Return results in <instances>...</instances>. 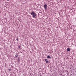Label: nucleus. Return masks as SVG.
<instances>
[{"mask_svg": "<svg viewBox=\"0 0 76 76\" xmlns=\"http://www.w3.org/2000/svg\"><path fill=\"white\" fill-rule=\"evenodd\" d=\"M31 15L33 16V18H35V17H36V16H37V15L36 14V13H35L34 12L32 11L31 13Z\"/></svg>", "mask_w": 76, "mask_h": 76, "instance_id": "obj_1", "label": "nucleus"}, {"mask_svg": "<svg viewBox=\"0 0 76 76\" xmlns=\"http://www.w3.org/2000/svg\"><path fill=\"white\" fill-rule=\"evenodd\" d=\"M47 4H44V8L45 10H46L47 9Z\"/></svg>", "mask_w": 76, "mask_h": 76, "instance_id": "obj_2", "label": "nucleus"}, {"mask_svg": "<svg viewBox=\"0 0 76 76\" xmlns=\"http://www.w3.org/2000/svg\"><path fill=\"white\" fill-rule=\"evenodd\" d=\"M70 51V48H67V51Z\"/></svg>", "mask_w": 76, "mask_h": 76, "instance_id": "obj_3", "label": "nucleus"}, {"mask_svg": "<svg viewBox=\"0 0 76 76\" xmlns=\"http://www.w3.org/2000/svg\"><path fill=\"white\" fill-rule=\"evenodd\" d=\"M47 58L50 59L51 58V57H50V56H49V55H48Z\"/></svg>", "mask_w": 76, "mask_h": 76, "instance_id": "obj_4", "label": "nucleus"}, {"mask_svg": "<svg viewBox=\"0 0 76 76\" xmlns=\"http://www.w3.org/2000/svg\"><path fill=\"white\" fill-rule=\"evenodd\" d=\"M46 63H48V61H47L46 62Z\"/></svg>", "mask_w": 76, "mask_h": 76, "instance_id": "obj_5", "label": "nucleus"}, {"mask_svg": "<svg viewBox=\"0 0 76 76\" xmlns=\"http://www.w3.org/2000/svg\"><path fill=\"white\" fill-rule=\"evenodd\" d=\"M47 59H45V61H47Z\"/></svg>", "mask_w": 76, "mask_h": 76, "instance_id": "obj_6", "label": "nucleus"}, {"mask_svg": "<svg viewBox=\"0 0 76 76\" xmlns=\"http://www.w3.org/2000/svg\"><path fill=\"white\" fill-rule=\"evenodd\" d=\"M15 57H18V56L17 55H15Z\"/></svg>", "mask_w": 76, "mask_h": 76, "instance_id": "obj_7", "label": "nucleus"}, {"mask_svg": "<svg viewBox=\"0 0 76 76\" xmlns=\"http://www.w3.org/2000/svg\"><path fill=\"white\" fill-rule=\"evenodd\" d=\"M16 40H17V41H18V39H16Z\"/></svg>", "mask_w": 76, "mask_h": 76, "instance_id": "obj_8", "label": "nucleus"}, {"mask_svg": "<svg viewBox=\"0 0 76 76\" xmlns=\"http://www.w3.org/2000/svg\"><path fill=\"white\" fill-rule=\"evenodd\" d=\"M18 47H19V46H18Z\"/></svg>", "mask_w": 76, "mask_h": 76, "instance_id": "obj_9", "label": "nucleus"}, {"mask_svg": "<svg viewBox=\"0 0 76 76\" xmlns=\"http://www.w3.org/2000/svg\"><path fill=\"white\" fill-rule=\"evenodd\" d=\"M20 46H19V48H20Z\"/></svg>", "mask_w": 76, "mask_h": 76, "instance_id": "obj_10", "label": "nucleus"}]
</instances>
